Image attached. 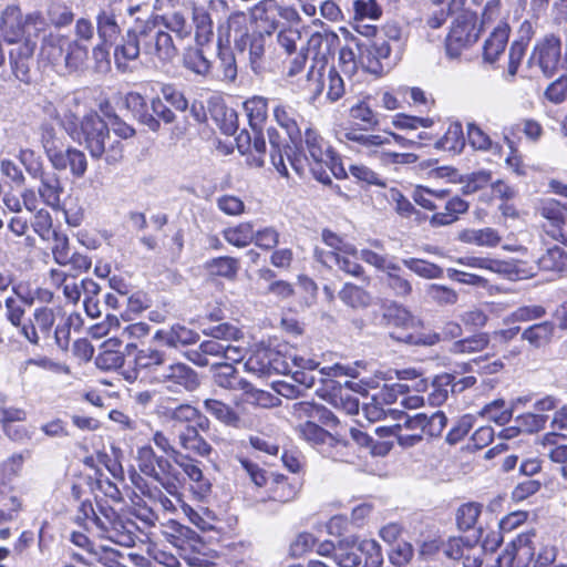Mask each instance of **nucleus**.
<instances>
[{
	"label": "nucleus",
	"mask_w": 567,
	"mask_h": 567,
	"mask_svg": "<svg viewBox=\"0 0 567 567\" xmlns=\"http://www.w3.org/2000/svg\"><path fill=\"white\" fill-rule=\"evenodd\" d=\"M185 39L192 33V25L179 11L165 12L152 20L136 19L122 42L114 49V62L118 70L126 71L131 62L143 53L151 61L171 62L177 54L172 35Z\"/></svg>",
	"instance_id": "f257e3e1"
},
{
	"label": "nucleus",
	"mask_w": 567,
	"mask_h": 567,
	"mask_svg": "<svg viewBox=\"0 0 567 567\" xmlns=\"http://www.w3.org/2000/svg\"><path fill=\"white\" fill-rule=\"evenodd\" d=\"M47 28V21L40 12L23 17L19 7L9 6L0 20V32L6 42L14 47L9 52L11 69L16 78L29 81V62L33 56L35 38Z\"/></svg>",
	"instance_id": "f03ea898"
},
{
	"label": "nucleus",
	"mask_w": 567,
	"mask_h": 567,
	"mask_svg": "<svg viewBox=\"0 0 567 567\" xmlns=\"http://www.w3.org/2000/svg\"><path fill=\"white\" fill-rule=\"evenodd\" d=\"M268 137L271 147L270 161L281 176L288 177V168L284 159L286 155L290 165L299 175L303 174L308 164L313 163L315 166L311 167V171L315 177L323 184L331 183V178L323 166L332 163L333 153L317 131L312 128L306 130L303 137L305 148L302 152H292L291 147L280 141L279 134L275 128L268 130Z\"/></svg>",
	"instance_id": "7ed1b4c3"
},
{
	"label": "nucleus",
	"mask_w": 567,
	"mask_h": 567,
	"mask_svg": "<svg viewBox=\"0 0 567 567\" xmlns=\"http://www.w3.org/2000/svg\"><path fill=\"white\" fill-rule=\"evenodd\" d=\"M62 127L79 144L84 145L93 159L103 158L114 165L123 158V144L110 133L107 122L95 111L78 118L76 113L64 114Z\"/></svg>",
	"instance_id": "20e7f679"
},
{
	"label": "nucleus",
	"mask_w": 567,
	"mask_h": 567,
	"mask_svg": "<svg viewBox=\"0 0 567 567\" xmlns=\"http://www.w3.org/2000/svg\"><path fill=\"white\" fill-rule=\"evenodd\" d=\"M75 38L60 31H50L42 39L40 58L52 65H64L68 70H78L89 54V43L94 38L93 23L80 18L74 25Z\"/></svg>",
	"instance_id": "39448f33"
},
{
	"label": "nucleus",
	"mask_w": 567,
	"mask_h": 567,
	"mask_svg": "<svg viewBox=\"0 0 567 567\" xmlns=\"http://www.w3.org/2000/svg\"><path fill=\"white\" fill-rule=\"evenodd\" d=\"M337 140L357 154L379 161L382 166H403L417 162L413 153H396L385 150L390 145L389 136L361 128L358 124L340 125L336 128Z\"/></svg>",
	"instance_id": "423d86ee"
},
{
	"label": "nucleus",
	"mask_w": 567,
	"mask_h": 567,
	"mask_svg": "<svg viewBox=\"0 0 567 567\" xmlns=\"http://www.w3.org/2000/svg\"><path fill=\"white\" fill-rule=\"evenodd\" d=\"M74 522L99 537L131 547L136 537V524L117 514L112 507L100 505L95 511L90 501L79 504Z\"/></svg>",
	"instance_id": "0eeeda50"
},
{
	"label": "nucleus",
	"mask_w": 567,
	"mask_h": 567,
	"mask_svg": "<svg viewBox=\"0 0 567 567\" xmlns=\"http://www.w3.org/2000/svg\"><path fill=\"white\" fill-rule=\"evenodd\" d=\"M214 381L223 389L243 391V402L261 408H269L275 404L274 401L276 398H274L269 392L258 390L248 381L238 378L236 375V369L231 364L218 363L217 371L214 373Z\"/></svg>",
	"instance_id": "6e6552de"
},
{
	"label": "nucleus",
	"mask_w": 567,
	"mask_h": 567,
	"mask_svg": "<svg viewBox=\"0 0 567 567\" xmlns=\"http://www.w3.org/2000/svg\"><path fill=\"white\" fill-rule=\"evenodd\" d=\"M154 381L174 394L194 392L200 384L198 373L184 362H173L161 368L155 372Z\"/></svg>",
	"instance_id": "1a4fd4ad"
},
{
	"label": "nucleus",
	"mask_w": 567,
	"mask_h": 567,
	"mask_svg": "<svg viewBox=\"0 0 567 567\" xmlns=\"http://www.w3.org/2000/svg\"><path fill=\"white\" fill-rule=\"evenodd\" d=\"M447 419L441 411L427 416L424 413H417L413 416H405L406 430H413L411 435H400V446L408 449L417 445L423 435L426 434L432 437L440 436L445 429Z\"/></svg>",
	"instance_id": "9d476101"
},
{
	"label": "nucleus",
	"mask_w": 567,
	"mask_h": 567,
	"mask_svg": "<svg viewBox=\"0 0 567 567\" xmlns=\"http://www.w3.org/2000/svg\"><path fill=\"white\" fill-rule=\"evenodd\" d=\"M323 69L310 66L307 73L308 87L311 92L310 102L315 103L326 91V100L330 103L338 102L346 93L343 79L336 69H330L324 76Z\"/></svg>",
	"instance_id": "9b49d317"
},
{
	"label": "nucleus",
	"mask_w": 567,
	"mask_h": 567,
	"mask_svg": "<svg viewBox=\"0 0 567 567\" xmlns=\"http://www.w3.org/2000/svg\"><path fill=\"white\" fill-rule=\"evenodd\" d=\"M456 262L477 269H486L495 272L508 280H522L533 275L532 270L525 268V264L519 260H501L486 257L465 256L456 259Z\"/></svg>",
	"instance_id": "f8f14e48"
},
{
	"label": "nucleus",
	"mask_w": 567,
	"mask_h": 567,
	"mask_svg": "<svg viewBox=\"0 0 567 567\" xmlns=\"http://www.w3.org/2000/svg\"><path fill=\"white\" fill-rule=\"evenodd\" d=\"M561 55V43L554 34L539 40L528 59L530 69H538L545 76H553L558 70Z\"/></svg>",
	"instance_id": "ddd939ff"
},
{
	"label": "nucleus",
	"mask_w": 567,
	"mask_h": 567,
	"mask_svg": "<svg viewBox=\"0 0 567 567\" xmlns=\"http://www.w3.org/2000/svg\"><path fill=\"white\" fill-rule=\"evenodd\" d=\"M481 29L476 27V18L463 13L456 18L446 39V53L450 58L460 56L463 49L473 45L480 38Z\"/></svg>",
	"instance_id": "4468645a"
},
{
	"label": "nucleus",
	"mask_w": 567,
	"mask_h": 567,
	"mask_svg": "<svg viewBox=\"0 0 567 567\" xmlns=\"http://www.w3.org/2000/svg\"><path fill=\"white\" fill-rule=\"evenodd\" d=\"M245 369L259 377L291 371L287 355L269 347L257 348L245 362Z\"/></svg>",
	"instance_id": "2eb2a0df"
},
{
	"label": "nucleus",
	"mask_w": 567,
	"mask_h": 567,
	"mask_svg": "<svg viewBox=\"0 0 567 567\" xmlns=\"http://www.w3.org/2000/svg\"><path fill=\"white\" fill-rule=\"evenodd\" d=\"M549 188L554 194L567 199V184L551 179L549 182ZM540 214L557 228L551 231V236L557 240L565 241L566 229H564V227H567V203L561 204L555 199H546L542 203Z\"/></svg>",
	"instance_id": "dca6fc26"
},
{
	"label": "nucleus",
	"mask_w": 567,
	"mask_h": 567,
	"mask_svg": "<svg viewBox=\"0 0 567 567\" xmlns=\"http://www.w3.org/2000/svg\"><path fill=\"white\" fill-rule=\"evenodd\" d=\"M537 534L523 533L512 540L499 556L503 567H529L535 556Z\"/></svg>",
	"instance_id": "f3484780"
},
{
	"label": "nucleus",
	"mask_w": 567,
	"mask_h": 567,
	"mask_svg": "<svg viewBox=\"0 0 567 567\" xmlns=\"http://www.w3.org/2000/svg\"><path fill=\"white\" fill-rule=\"evenodd\" d=\"M95 20L99 39L113 43L122 31V3L114 2L101 8Z\"/></svg>",
	"instance_id": "a211bd4d"
},
{
	"label": "nucleus",
	"mask_w": 567,
	"mask_h": 567,
	"mask_svg": "<svg viewBox=\"0 0 567 567\" xmlns=\"http://www.w3.org/2000/svg\"><path fill=\"white\" fill-rule=\"evenodd\" d=\"M267 34L258 31L251 33H240L234 39L235 48L245 52L248 51V60L251 70L258 74L264 70V58L266 52Z\"/></svg>",
	"instance_id": "6ab92c4d"
},
{
	"label": "nucleus",
	"mask_w": 567,
	"mask_h": 567,
	"mask_svg": "<svg viewBox=\"0 0 567 567\" xmlns=\"http://www.w3.org/2000/svg\"><path fill=\"white\" fill-rule=\"evenodd\" d=\"M339 37L327 29L315 32L307 42V54L312 55L315 64L312 66L324 69L327 59L333 54L339 47Z\"/></svg>",
	"instance_id": "aec40b11"
},
{
	"label": "nucleus",
	"mask_w": 567,
	"mask_h": 567,
	"mask_svg": "<svg viewBox=\"0 0 567 567\" xmlns=\"http://www.w3.org/2000/svg\"><path fill=\"white\" fill-rule=\"evenodd\" d=\"M55 310L49 307L35 308L32 319L22 327V336L32 344H39L41 337H49L55 322Z\"/></svg>",
	"instance_id": "412c9836"
},
{
	"label": "nucleus",
	"mask_w": 567,
	"mask_h": 567,
	"mask_svg": "<svg viewBox=\"0 0 567 567\" xmlns=\"http://www.w3.org/2000/svg\"><path fill=\"white\" fill-rule=\"evenodd\" d=\"M49 161L58 171L69 168L72 176L75 178L83 177L87 169L85 154L75 147H69L65 151L61 148L59 151L49 148Z\"/></svg>",
	"instance_id": "4be33fe9"
},
{
	"label": "nucleus",
	"mask_w": 567,
	"mask_h": 567,
	"mask_svg": "<svg viewBox=\"0 0 567 567\" xmlns=\"http://www.w3.org/2000/svg\"><path fill=\"white\" fill-rule=\"evenodd\" d=\"M174 463L184 472L193 483L192 489L199 497L205 498L212 491V484L200 468V462L183 453H176Z\"/></svg>",
	"instance_id": "5701e85b"
},
{
	"label": "nucleus",
	"mask_w": 567,
	"mask_h": 567,
	"mask_svg": "<svg viewBox=\"0 0 567 567\" xmlns=\"http://www.w3.org/2000/svg\"><path fill=\"white\" fill-rule=\"evenodd\" d=\"M153 339L163 342L169 348L177 349L196 343L199 334L185 326L176 323L169 328L157 330Z\"/></svg>",
	"instance_id": "b1692460"
},
{
	"label": "nucleus",
	"mask_w": 567,
	"mask_h": 567,
	"mask_svg": "<svg viewBox=\"0 0 567 567\" xmlns=\"http://www.w3.org/2000/svg\"><path fill=\"white\" fill-rule=\"evenodd\" d=\"M251 19L270 35L278 28L279 3L276 0H261L251 8Z\"/></svg>",
	"instance_id": "393cba45"
},
{
	"label": "nucleus",
	"mask_w": 567,
	"mask_h": 567,
	"mask_svg": "<svg viewBox=\"0 0 567 567\" xmlns=\"http://www.w3.org/2000/svg\"><path fill=\"white\" fill-rule=\"evenodd\" d=\"M166 360L165 352L152 347H146L136 351L134 355L133 371L125 373V379L133 382L137 379L138 370H147L156 372L158 367H162Z\"/></svg>",
	"instance_id": "a878e982"
},
{
	"label": "nucleus",
	"mask_w": 567,
	"mask_h": 567,
	"mask_svg": "<svg viewBox=\"0 0 567 567\" xmlns=\"http://www.w3.org/2000/svg\"><path fill=\"white\" fill-rule=\"evenodd\" d=\"M204 409L214 416L218 422L226 426L241 429L247 425L246 420L235 411L230 405L216 399H206Z\"/></svg>",
	"instance_id": "bb28decb"
},
{
	"label": "nucleus",
	"mask_w": 567,
	"mask_h": 567,
	"mask_svg": "<svg viewBox=\"0 0 567 567\" xmlns=\"http://www.w3.org/2000/svg\"><path fill=\"white\" fill-rule=\"evenodd\" d=\"M156 457L153 449L150 445L142 446L137 450V465L140 471L150 476L155 478L157 482L162 484V486L171 494L175 495L178 492V485H176L172 481L164 482L163 478L159 476V473L156 468Z\"/></svg>",
	"instance_id": "cd10ccee"
},
{
	"label": "nucleus",
	"mask_w": 567,
	"mask_h": 567,
	"mask_svg": "<svg viewBox=\"0 0 567 567\" xmlns=\"http://www.w3.org/2000/svg\"><path fill=\"white\" fill-rule=\"evenodd\" d=\"M276 123L286 131L290 141L296 143L300 138L299 118L301 115L296 107L287 103H278L272 111Z\"/></svg>",
	"instance_id": "c85d7f7f"
},
{
	"label": "nucleus",
	"mask_w": 567,
	"mask_h": 567,
	"mask_svg": "<svg viewBox=\"0 0 567 567\" xmlns=\"http://www.w3.org/2000/svg\"><path fill=\"white\" fill-rule=\"evenodd\" d=\"M509 32V25L504 21H499L494 28L489 37L485 40L483 48V58L486 62H495L504 52L508 43Z\"/></svg>",
	"instance_id": "c756f323"
},
{
	"label": "nucleus",
	"mask_w": 567,
	"mask_h": 567,
	"mask_svg": "<svg viewBox=\"0 0 567 567\" xmlns=\"http://www.w3.org/2000/svg\"><path fill=\"white\" fill-rule=\"evenodd\" d=\"M261 130L254 131V138L248 133H241L237 137L238 148L241 153L254 151L256 154H250L248 163L255 167H261L265 164V153L267 150L266 141L261 135Z\"/></svg>",
	"instance_id": "7c9ffc66"
},
{
	"label": "nucleus",
	"mask_w": 567,
	"mask_h": 567,
	"mask_svg": "<svg viewBox=\"0 0 567 567\" xmlns=\"http://www.w3.org/2000/svg\"><path fill=\"white\" fill-rule=\"evenodd\" d=\"M355 255H358V252ZM315 256L323 265L330 266V262H334L341 270L351 276L360 277L363 274L362 266L357 262V256L339 252H324L319 248H316Z\"/></svg>",
	"instance_id": "2f4dec72"
},
{
	"label": "nucleus",
	"mask_w": 567,
	"mask_h": 567,
	"mask_svg": "<svg viewBox=\"0 0 567 567\" xmlns=\"http://www.w3.org/2000/svg\"><path fill=\"white\" fill-rule=\"evenodd\" d=\"M177 437L182 449L195 453L202 457L208 456L213 451L212 445L198 433L197 429L193 425L185 426L178 433Z\"/></svg>",
	"instance_id": "473e14b6"
},
{
	"label": "nucleus",
	"mask_w": 567,
	"mask_h": 567,
	"mask_svg": "<svg viewBox=\"0 0 567 567\" xmlns=\"http://www.w3.org/2000/svg\"><path fill=\"white\" fill-rule=\"evenodd\" d=\"M162 534L174 547L184 550L190 542H196L197 535L189 527L169 519L162 525Z\"/></svg>",
	"instance_id": "72a5a7b5"
},
{
	"label": "nucleus",
	"mask_w": 567,
	"mask_h": 567,
	"mask_svg": "<svg viewBox=\"0 0 567 567\" xmlns=\"http://www.w3.org/2000/svg\"><path fill=\"white\" fill-rule=\"evenodd\" d=\"M126 107L133 112L140 122L147 125L150 130L156 132L159 128V121L150 112V106L145 99L137 92H130L125 96Z\"/></svg>",
	"instance_id": "f704fd0d"
},
{
	"label": "nucleus",
	"mask_w": 567,
	"mask_h": 567,
	"mask_svg": "<svg viewBox=\"0 0 567 567\" xmlns=\"http://www.w3.org/2000/svg\"><path fill=\"white\" fill-rule=\"evenodd\" d=\"M39 195L42 200L52 208H59L63 188L59 177L53 173H41Z\"/></svg>",
	"instance_id": "c9c22d12"
},
{
	"label": "nucleus",
	"mask_w": 567,
	"mask_h": 567,
	"mask_svg": "<svg viewBox=\"0 0 567 567\" xmlns=\"http://www.w3.org/2000/svg\"><path fill=\"white\" fill-rule=\"evenodd\" d=\"M464 146L465 136L460 122L449 124L444 135L435 143V147L437 150L446 151L452 154L462 153Z\"/></svg>",
	"instance_id": "e433bc0d"
},
{
	"label": "nucleus",
	"mask_w": 567,
	"mask_h": 567,
	"mask_svg": "<svg viewBox=\"0 0 567 567\" xmlns=\"http://www.w3.org/2000/svg\"><path fill=\"white\" fill-rule=\"evenodd\" d=\"M458 239L465 244L488 248L496 247L501 243L498 231L491 227L482 229H464L460 233Z\"/></svg>",
	"instance_id": "4c0bfd02"
},
{
	"label": "nucleus",
	"mask_w": 567,
	"mask_h": 567,
	"mask_svg": "<svg viewBox=\"0 0 567 567\" xmlns=\"http://www.w3.org/2000/svg\"><path fill=\"white\" fill-rule=\"evenodd\" d=\"M183 65L189 72L203 78H207L212 72V62L206 58L204 51L198 48L185 50Z\"/></svg>",
	"instance_id": "58836bf2"
},
{
	"label": "nucleus",
	"mask_w": 567,
	"mask_h": 567,
	"mask_svg": "<svg viewBox=\"0 0 567 567\" xmlns=\"http://www.w3.org/2000/svg\"><path fill=\"white\" fill-rule=\"evenodd\" d=\"M244 110L252 131L261 130L268 115V100L264 96L255 95L244 102Z\"/></svg>",
	"instance_id": "ea45409f"
},
{
	"label": "nucleus",
	"mask_w": 567,
	"mask_h": 567,
	"mask_svg": "<svg viewBox=\"0 0 567 567\" xmlns=\"http://www.w3.org/2000/svg\"><path fill=\"white\" fill-rule=\"evenodd\" d=\"M193 21L195 24V39L198 45L207 44L213 35V21L209 13L203 7L193 9Z\"/></svg>",
	"instance_id": "a19ab883"
},
{
	"label": "nucleus",
	"mask_w": 567,
	"mask_h": 567,
	"mask_svg": "<svg viewBox=\"0 0 567 567\" xmlns=\"http://www.w3.org/2000/svg\"><path fill=\"white\" fill-rule=\"evenodd\" d=\"M297 432L300 437L313 446L331 445L334 437L324 429L316 424L313 421H307L297 426Z\"/></svg>",
	"instance_id": "79ce46f5"
},
{
	"label": "nucleus",
	"mask_w": 567,
	"mask_h": 567,
	"mask_svg": "<svg viewBox=\"0 0 567 567\" xmlns=\"http://www.w3.org/2000/svg\"><path fill=\"white\" fill-rule=\"evenodd\" d=\"M292 409L293 414L300 419L303 416L318 419L328 426L337 424V417L323 406L316 405L310 402H298L293 404Z\"/></svg>",
	"instance_id": "37998d69"
},
{
	"label": "nucleus",
	"mask_w": 567,
	"mask_h": 567,
	"mask_svg": "<svg viewBox=\"0 0 567 567\" xmlns=\"http://www.w3.org/2000/svg\"><path fill=\"white\" fill-rule=\"evenodd\" d=\"M537 262L542 270L558 271L567 275V254L558 246L547 249L538 258Z\"/></svg>",
	"instance_id": "c03bdc74"
},
{
	"label": "nucleus",
	"mask_w": 567,
	"mask_h": 567,
	"mask_svg": "<svg viewBox=\"0 0 567 567\" xmlns=\"http://www.w3.org/2000/svg\"><path fill=\"white\" fill-rule=\"evenodd\" d=\"M467 209L468 203L455 196L445 203V212L434 214L431 221L434 225H450L454 223L460 215L466 213Z\"/></svg>",
	"instance_id": "a18cd8bd"
},
{
	"label": "nucleus",
	"mask_w": 567,
	"mask_h": 567,
	"mask_svg": "<svg viewBox=\"0 0 567 567\" xmlns=\"http://www.w3.org/2000/svg\"><path fill=\"white\" fill-rule=\"evenodd\" d=\"M361 559H364L362 567H383L384 560L381 546L374 539H362L355 546Z\"/></svg>",
	"instance_id": "49530a36"
},
{
	"label": "nucleus",
	"mask_w": 567,
	"mask_h": 567,
	"mask_svg": "<svg viewBox=\"0 0 567 567\" xmlns=\"http://www.w3.org/2000/svg\"><path fill=\"white\" fill-rule=\"evenodd\" d=\"M225 240L236 247L243 248L252 243L254 228L250 223H240L224 230Z\"/></svg>",
	"instance_id": "de8ad7c7"
},
{
	"label": "nucleus",
	"mask_w": 567,
	"mask_h": 567,
	"mask_svg": "<svg viewBox=\"0 0 567 567\" xmlns=\"http://www.w3.org/2000/svg\"><path fill=\"white\" fill-rule=\"evenodd\" d=\"M453 380L454 375L443 373L432 381V391L427 396L431 405H441L447 400L449 393L452 392Z\"/></svg>",
	"instance_id": "09e8293b"
},
{
	"label": "nucleus",
	"mask_w": 567,
	"mask_h": 567,
	"mask_svg": "<svg viewBox=\"0 0 567 567\" xmlns=\"http://www.w3.org/2000/svg\"><path fill=\"white\" fill-rule=\"evenodd\" d=\"M467 141L476 151L495 152L498 150V144L493 142L491 136L475 123L467 124Z\"/></svg>",
	"instance_id": "8fccbe9b"
},
{
	"label": "nucleus",
	"mask_w": 567,
	"mask_h": 567,
	"mask_svg": "<svg viewBox=\"0 0 567 567\" xmlns=\"http://www.w3.org/2000/svg\"><path fill=\"white\" fill-rule=\"evenodd\" d=\"M339 298L351 308H365L371 303L370 293L353 284H346Z\"/></svg>",
	"instance_id": "3c124183"
},
{
	"label": "nucleus",
	"mask_w": 567,
	"mask_h": 567,
	"mask_svg": "<svg viewBox=\"0 0 567 567\" xmlns=\"http://www.w3.org/2000/svg\"><path fill=\"white\" fill-rule=\"evenodd\" d=\"M402 262L409 270L424 279H440L443 277V269L427 260L406 258Z\"/></svg>",
	"instance_id": "603ef678"
},
{
	"label": "nucleus",
	"mask_w": 567,
	"mask_h": 567,
	"mask_svg": "<svg viewBox=\"0 0 567 567\" xmlns=\"http://www.w3.org/2000/svg\"><path fill=\"white\" fill-rule=\"evenodd\" d=\"M182 511L185 516L188 517L189 522L198 527L200 530H210L214 528V524L216 522L215 514L207 509L200 507L199 509H194L188 504L182 505Z\"/></svg>",
	"instance_id": "864d4df0"
},
{
	"label": "nucleus",
	"mask_w": 567,
	"mask_h": 567,
	"mask_svg": "<svg viewBox=\"0 0 567 567\" xmlns=\"http://www.w3.org/2000/svg\"><path fill=\"white\" fill-rule=\"evenodd\" d=\"M269 499L286 503L295 498L297 495V488L290 484L285 477L271 478L268 487Z\"/></svg>",
	"instance_id": "5fc2aeb1"
},
{
	"label": "nucleus",
	"mask_w": 567,
	"mask_h": 567,
	"mask_svg": "<svg viewBox=\"0 0 567 567\" xmlns=\"http://www.w3.org/2000/svg\"><path fill=\"white\" fill-rule=\"evenodd\" d=\"M206 267L213 276L234 278L239 269V262L233 257H218L209 260Z\"/></svg>",
	"instance_id": "6e6d98bb"
},
{
	"label": "nucleus",
	"mask_w": 567,
	"mask_h": 567,
	"mask_svg": "<svg viewBox=\"0 0 567 567\" xmlns=\"http://www.w3.org/2000/svg\"><path fill=\"white\" fill-rule=\"evenodd\" d=\"M488 344V337L486 333H478L470 338L458 340L451 347L453 353L471 354L483 351Z\"/></svg>",
	"instance_id": "4d7b16f0"
},
{
	"label": "nucleus",
	"mask_w": 567,
	"mask_h": 567,
	"mask_svg": "<svg viewBox=\"0 0 567 567\" xmlns=\"http://www.w3.org/2000/svg\"><path fill=\"white\" fill-rule=\"evenodd\" d=\"M461 183L464 194H473L492 183V173L487 169H480L461 178Z\"/></svg>",
	"instance_id": "13d9d810"
},
{
	"label": "nucleus",
	"mask_w": 567,
	"mask_h": 567,
	"mask_svg": "<svg viewBox=\"0 0 567 567\" xmlns=\"http://www.w3.org/2000/svg\"><path fill=\"white\" fill-rule=\"evenodd\" d=\"M481 414L498 425H504L512 419V409L506 406L504 400H495L485 405Z\"/></svg>",
	"instance_id": "bf43d9fd"
},
{
	"label": "nucleus",
	"mask_w": 567,
	"mask_h": 567,
	"mask_svg": "<svg viewBox=\"0 0 567 567\" xmlns=\"http://www.w3.org/2000/svg\"><path fill=\"white\" fill-rule=\"evenodd\" d=\"M426 296L440 306L455 305L458 300L457 292L446 286L431 284L425 289Z\"/></svg>",
	"instance_id": "052dcab7"
},
{
	"label": "nucleus",
	"mask_w": 567,
	"mask_h": 567,
	"mask_svg": "<svg viewBox=\"0 0 567 567\" xmlns=\"http://www.w3.org/2000/svg\"><path fill=\"white\" fill-rule=\"evenodd\" d=\"M413 556V548L408 543H398L388 554L383 567H408Z\"/></svg>",
	"instance_id": "680f3d73"
},
{
	"label": "nucleus",
	"mask_w": 567,
	"mask_h": 567,
	"mask_svg": "<svg viewBox=\"0 0 567 567\" xmlns=\"http://www.w3.org/2000/svg\"><path fill=\"white\" fill-rule=\"evenodd\" d=\"M482 512V507L477 503H466L458 507L456 512L457 526L467 530L474 527Z\"/></svg>",
	"instance_id": "e2e57ef3"
},
{
	"label": "nucleus",
	"mask_w": 567,
	"mask_h": 567,
	"mask_svg": "<svg viewBox=\"0 0 567 567\" xmlns=\"http://www.w3.org/2000/svg\"><path fill=\"white\" fill-rule=\"evenodd\" d=\"M557 556V548L549 539H543L537 535L535 550V567H549Z\"/></svg>",
	"instance_id": "0e129e2a"
},
{
	"label": "nucleus",
	"mask_w": 567,
	"mask_h": 567,
	"mask_svg": "<svg viewBox=\"0 0 567 567\" xmlns=\"http://www.w3.org/2000/svg\"><path fill=\"white\" fill-rule=\"evenodd\" d=\"M100 561L106 567H117L122 560H126L125 553L118 551L105 545H97L87 563Z\"/></svg>",
	"instance_id": "69168bd1"
},
{
	"label": "nucleus",
	"mask_w": 567,
	"mask_h": 567,
	"mask_svg": "<svg viewBox=\"0 0 567 567\" xmlns=\"http://www.w3.org/2000/svg\"><path fill=\"white\" fill-rule=\"evenodd\" d=\"M473 547L474 545L462 537H451L442 543L441 550L446 557L456 560L462 559Z\"/></svg>",
	"instance_id": "338daca9"
},
{
	"label": "nucleus",
	"mask_w": 567,
	"mask_h": 567,
	"mask_svg": "<svg viewBox=\"0 0 567 567\" xmlns=\"http://www.w3.org/2000/svg\"><path fill=\"white\" fill-rule=\"evenodd\" d=\"M357 543L350 545H340L334 551V563L338 567H359L361 556L355 548Z\"/></svg>",
	"instance_id": "774afa93"
}]
</instances>
